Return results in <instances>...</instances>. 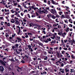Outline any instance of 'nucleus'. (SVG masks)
Here are the masks:
<instances>
[{"label":"nucleus","mask_w":75,"mask_h":75,"mask_svg":"<svg viewBox=\"0 0 75 75\" xmlns=\"http://www.w3.org/2000/svg\"><path fill=\"white\" fill-rule=\"evenodd\" d=\"M15 20V21H14ZM17 20L15 19L14 20V19H11V20L10 21H11V23H15V21H16Z\"/></svg>","instance_id":"0eeeda50"},{"label":"nucleus","mask_w":75,"mask_h":75,"mask_svg":"<svg viewBox=\"0 0 75 75\" xmlns=\"http://www.w3.org/2000/svg\"><path fill=\"white\" fill-rule=\"evenodd\" d=\"M28 35H32V33H28Z\"/></svg>","instance_id":"69168bd1"},{"label":"nucleus","mask_w":75,"mask_h":75,"mask_svg":"<svg viewBox=\"0 0 75 75\" xmlns=\"http://www.w3.org/2000/svg\"><path fill=\"white\" fill-rule=\"evenodd\" d=\"M38 42H39L38 43V44H39V45H41V46H43V44H42V43H40L39 42V41H38Z\"/></svg>","instance_id":"4468645a"},{"label":"nucleus","mask_w":75,"mask_h":75,"mask_svg":"<svg viewBox=\"0 0 75 75\" xmlns=\"http://www.w3.org/2000/svg\"><path fill=\"white\" fill-rule=\"evenodd\" d=\"M17 54H19L20 53V52H19L18 50H17V49H16V51Z\"/></svg>","instance_id":"2eb2a0df"},{"label":"nucleus","mask_w":75,"mask_h":75,"mask_svg":"<svg viewBox=\"0 0 75 75\" xmlns=\"http://www.w3.org/2000/svg\"><path fill=\"white\" fill-rule=\"evenodd\" d=\"M47 40L48 41H48L50 42V41H51V39L50 38H47Z\"/></svg>","instance_id":"5701e85b"},{"label":"nucleus","mask_w":75,"mask_h":75,"mask_svg":"<svg viewBox=\"0 0 75 75\" xmlns=\"http://www.w3.org/2000/svg\"><path fill=\"white\" fill-rule=\"evenodd\" d=\"M42 34H46V33L45 31V30H43L42 32Z\"/></svg>","instance_id":"a878e982"},{"label":"nucleus","mask_w":75,"mask_h":75,"mask_svg":"<svg viewBox=\"0 0 75 75\" xmlns=\"http://www.w3.org/2000/svg\"><path fill=\"white\" fill-rule=\"evenodd\" d=\"M13 61V62H16V61H15V60H14V59L12 58L11 59V62Z\"/></svg>","instance_id":"c756f323"},{"label":"nucleus","mask_w":75,"mask_h":75,"mask_svg":"<svg viewBox=\"0 0 75 75\" xmlns=\"http://www.w3.org/2000/svg\"><path fill=\"white\" fill-rule=\"evenodd\" d=\"M15 46L16 48H18V46H19V45L17 43L15 45Z\"/></svg>","instance_id":"f8f14e48"},{"label":"nucleus","mask_w":75,"mask_h":75,"mask_svg":"<svg viewBox=\"0 0 75 75\" xmlns=\"http://www.w3.org/2000/svg\"><path fill=\"white\" fill-rule=\"evenodd\" d=\"M16 16L18 17H20V18H21V16H20V15H19V13H18L16 15Z\"/></svg>","instance_id":"cd10ccee"},{"label":"nucleus","mask_w":75,"mask_h":75,"mask_svg":"<svg viewBox=\"0 0 75 75\" xmlns=\"http://www.w3.org/2000/svg\"><path fill=\"white\" fill-rule=\"evenodd\" d=\"M4 69L3 67L2 66H0V71H1V73H3V71H4Z\"/></svg>","instance_id":"7ed1b4c3"},{"label":"nucleus","mask_w":75,"mask_h":75,"mask_svg":"<svg viewBox=\"0 0 75 75\" xmlns=\"http://www.w3.org/2000/svg\"><path fill=\"white\" fill-rule=\"evenodd\" d=\"M31 45L32 46V47H35V44H34L31 43Z\"/></svg>","instance_id":"37998d69"},{"label":"nucleus","mask_w":75,"mask_h":75,"mask_svg":"<svg viewBox=\"0 0 75 75\" xmlns=\"http://www.w3.org/2000/svg\"><path fill=\"white\" fill-rule=\"evenodd\" d=\"M27 16H28V17L30 18V14H28Z\"/></svg>","instance_id":"0e129e2a"},{"label":"nucleus","mask_w":75,"mask_h":75,"mask_svg":"<svg viewBox=\"0 0 75 75\" xmlns=\"http://www.w3.org/2000/svg\"><path fill=\"white\" fill-rule=\"evenodd\" d=\"M51 17L52 18H53V19H55V18H56L54 15L51 16Z\"/></svg>","instance_id":"4be33fe9"},{"label":"nucleus","mask_w":75,"mask_h":75,"mask_svg":"<svg viewBox=\"0 0 75 75\" xmlns=\"http://www.w3.org/2000/svg\"><path fill=\"white\" fill-rule=\"evenodd\" d=\"M30 41H33V39H31V38H29Z\"/></svg>","instance_id":"603ef678"},{"label":"nucleus","mask_w":75,"mask_h":75,"mask_svg":"<svg viewBox=\"0 0 75 75\" xmlns=\"http://www.w3.org/2000/svg\"><path fill=\"white\" fill-rule=\"evenodd\" d=\"M38 38H39V40H40L41 41H42V37H40V36H39L38 37Z\"/></svg>","instance_id":"f3484780"},{"label":"nucleus","mask_w":75,"mask_h":75,"mask_svg":"<svg viewBox=\"0 0 75 75\" xmlns=\"http://www.w3.org/2000/svg\"><path fill=\"white\" fill-rule=\"evenodd\" d=\"M43 75H45V74H47V72L46 71H43Z\"/></svg>","instance_id":"a19ab883"},{"label":"nucleus","mask_w":75,"mask_h":75,"mask_svg":"<svg viewBox=\"0 0 75 75\" xmlns=\"http://www.w3.org/2000/svg\"><path fill=\"white\" fill-rule=\"evenodd\" d=\"M51 14H49L47 16V17H48V18H50V17H51Z\"/></svg>","instance_id":"ea45409f"},{"label":"nucleus","mask_w":75,"mask_h":75,"mask_svg":"<svg viewBox=\"0 0 75 75\" xmlns=\"http://www.w3.org/2000/svg\"><path fill=\"white\" fill-rule=\"evenodd\" d=\"M65 17L66 18H67L68 19H69L70 18V17H69V15H66L65 16Z\"/></svg>","instance_id":"ddd939ff"},{"label":"nucleus","mask_w":75,"mask_h":75,"mask_svg":"<svg viewBox=\"0 0 75 75\" xmlns=\"http://www.w3.org/2000/svg\"><path fill=\"white\" fill-rule=\"evenodd\" d=\"M71 58H73V59H75V57L74 56V55H72L71 56Z\"/></svg>","instance_id":"c9c22d12"},{"label":"nucleus","mask_w":75,"mask_h":75,"mask_svg":"<svg viewBox=\"0 0 75 75\" xmlns=\"http://www.w3.org/2000/svg\"><path fill=\"white\" fill-rule=\"evenodd\" d=\"M62 18H65V16L64 15H62Z\"/></svg>","instance_id":"de8ad7c7"},{"label":"nucleus","mask_w":75,"mask_h":75,"mask_svg":"<svg viewBox=\"0 0 75 75\" xmlns=\"http://www.w3.org/2000/svg\"><path fill=\"white\" fill-rule=\"evenodd\" d=\"M34 61H33L32 62H31V64L33 65H34Z\"/></svg>","instance_id":"052dcab7"},{"label":"nucleus","mask_w":75,"mask_h":75,"mask_svg":"<svg viewBox=\"0 0 75 75\" xmlns=\"http://www.w3.org/2000/svg\"><path fill=\"white\" fill-rule=\"evenodd\" d=\"M0 62L1 64L3 65L4 66H6V64L4 63V62H3L2 60H0Z\"/></svg>","instance_id":"423d86ee"},{"label":"nucleus","mask_w":75,"mask_h":75,"mask_svg":"<svg viewBox=\"0 0 75 75\" xmlns=\"http://www.w3.org/2000/svg\"><path fill=\"white\" fill-rule=\"evenodd\" d=\"M32 25H33V26H37V27H40V28H41V26H40V25H38V24L35 23L33 24L32 23Z\"/></svg>","instance_id":"20e7f679"},{"label":"nucleus","mask_w":75,"mask_h":75,"mask_svg":"<svg viewBox=\"0 0 75 75\" xmlns=\"http://www.w3.org/2000/svg\"><path fill=\"white\" fill-rule=\"evenodd\" d=\"M34 21H35V22H38L39 21H38L36 19H35Z\"/></svg>","instance_id":"13d9d810"},{"label":"nucleus","mask_w":75,"mask_h":75,"mask_svg":"<svg viewBox=\"0 0 75 75\" xmlns=\"http://www.w3.org/2000/svg\"><path fill=\"white\" fill-rule=\"evenodd\" d=\"M15 23L17 24V25H18L19 24V23H20V22L18 21V20L16 21L15 22Z\"/></svg>","instance_id":"dca6fc26"},{"label":"nucleus","mask_w":75,"mask_h":75,"mask_svg":"<svg viewBox=\"0 0 75 75\" xmlns=\"http://www.w3.org/2000/svg\"><path fill=\"white\" fill-rule=\"evenodd\" d=\"M29 27H32V23H29Z\"/></svg>","instance_id":"09e8293b"},{"label":"nucleus","mask_w":75,"mask_h":75,"mask_svg":"<svg viewBox=\"0 0 75 75\" xmlns=\"http://www.w3.org/2000/svg\"><path fill=\"white\" fill-rule=\"evenodd\" d=\"M52 4H55V3H54V0H52Z\"/></svg>","instance_id":"e433bc0d"},{"label":"nucleus","mask_w":75,"mask_h":75,"mask_svg":"<svg viewBox=\"0 0 75 75\" xmlns=\"http://www.w3.org/2000/svg\"><path fill=\"white\" fill-rule=\"evenodd\" d=\"M35 73V71H33L30 72V75H31L32 74H34Z\"/></svg>","instance_id":"a211bd4d"},{"label":"nucleus","mask_w":75,"mask_h":75,"mask_svg":"<svg viewBox=\"0 0 75 75\" xmlns=\"http://www.w3.org/2000/svg\"><path fill=\"white\" fill-rule=\"evenodd\" d=\"M29 50H30V51H31V52H33V49L31 48H29Z\"/></svg>","instance_id":"7c9ffc66"},{"label":"nucleus","mask_w":75,"mask_h":75,"mask_svg":"<svg viewBox=\"0 0 75 75\" xmlns=\"http://www.w3.org/2000/svg\"><path fill=\"white\" fill-rule=\"evenodd\" d=\"M11 13H14V11L13 10H11Z\"/></svg>","instance_id":"774afa93"},{"label":"nucleus","mask_w":75,"mask_h":75,"mask_svg":"<svg viewBox=\"0 0 75 75\" xmlns=\"http://www.w3.org/2000/svg\"><path fill=\"white\" fill-rule=\"evenodd\" d=\"M44 54L45 55H47V53L46 52H44Z\"/></svg>","instance_id":"5fc2aeb1"},{"label":"nucleus","mask_w":75,"mask_h":75,"mask_svg":"<svg viewBox=\"0 0 75 75\" xmlns=\"http://www.w3.org/2000/svg\"><path fill=\"white\" fill-rule=\"evenodd\" d=\"M51 60L52 61H55V59H54V58H52L51 59Z\"/></svg>","instance_id":"4d7b16f0"},{"label":"nucleus","mask_w":75,"mask_h":75,"mask_svg":"<svg viewBox=\"0 0 75 75\" xmlns=\"http://www.w3.org/2000/svg\"><path fill=\"white\" fill-rule=\"evenodd\" d=\"M59 15H62V12L60 11L59 12Z\"/></svg>","instance_id":"79ce46f5"},{"label":"nucleus","mask_w":75,"mask_h":75,"mask_svg":"<svg viewBox=\"0 0 75 75\" xmlns=\"http://www.w3.org/2000/svg\"><path fill=\"white\" fill-rule=\"evenodd\" d=\"M16 39H16L15 41V43H17V40L18 41V42H20V41H22V39H21V38H19L18 37H16Z\"/></svg>","instance_id":"f03ea898"},{"label":"nucleus","mask_w":75,"mask_h":75,"mask_svg":"<svg viewBox=\"0 0 75 75\" xmlns=\"http://www.w3.org/2000/svg\"><path fill=\"white\" fill-rule=\"evenodd\" d=\"M38 12L39 13H41V11H40V9H38Z\"/></svg>","instance_id":"bb28decb"},{"label":"nucleus","mask_w":75,"mask_h":75,"mask_svg":"<svg viewBox=\"0 0 75 75\" xmlns=\"http://www.w3.org/2000/svg\"><path fill=\"white\" fill-rule=\"evenodd\" d=\"M20 31H21V30L19 29V31L18 33H17V34H20Z\"/></svg>","instance_id":"f704fd0d"},{"label":"nucleus","mask_w":75,"mask_h":75,"mask_svg":"<svg viewBox=\"0 0 75 75\" xmlns=\"http://www.w3.org/2000/svg\"><path fill=\"white\" fill-rule=\"evenodd\" d=\"M50 12L51 13L53 14L54 15H57V11H56V10L55 9H51Z\"/></svg>","instance_id":"f257e3e1"},{"label":"nucleus","mask_w":75,"mask_h":75,"mask_svg":"<svg viewBox=\"0 0 75 75\" xmlns=\"http://www.w3.org/2000/svg\"><path fill=\"white\" fill-rule=\"evenodd\" d=\"M33 60H34V61H35V60H36V59H37V58L36 57L35 58L34 57L33 58Z\"/></svg>","instance_id":"2f4dec72"},{"label":"nucleus","mask_w":75,"mask_h":75,"mask_svg":"<svg viewBox=\"0 0 75 75\" xmlns=\"http://www.w3.org/2000/svg\"><path fill=\"white\" fill-rule=\"evenodd\" d=\"M45 13H48V11H47L46 9L45 10Z\"/></svg>","instance_id":"3c124183"},{"label":"nucleus","mask_w":75,"mask_h":75,"mask_svg":"<svg viewBox=\"0 0 75 75\" xmlns=\"http://www.w3.org/2000/svg\"><path fill=\"white\" fill-rule=\"evenodd\" d=\"M47 51L48 52V54H51V52H52V50L49 49L48 50H47Z\"/></svg>","instance_id":"9b49d317"},{"label":"nucleus","mask_w":75,"mask_h":75,"mask_svg":"<svg viewBox=\"0 0 75 75\" xmlns=\"http://www.w3.org/2000/svg\"><path fill=\"white\" fill-rule=\"evenodd\" d=\"M38 69H42V66L41 65H38Z\"/></svg>","instance_id":"9d476101"},{"label":"nucleus","mask_w":75,"mask_h":75,"mask_svg":"<svg viewBox=\"0 0 75 75\" xmlns=\"http://www.w3.org/2000/svg\"><path fill=\"white\" fill-rule=\"evenodd\" d=\"M57 58H59V54L58 52L57 53Z\"/></svg>","instance_id":"6ab92c4d"},{"label":"nucleus","mask_w":75,"mask_h":75,"mask_svg":"<svg viewBox=\"0 0 75 75\" xmlns=\"http://www.w3.org/2000/svg\"><path fill=\"white\" fill-rule=\"evenodd\" d=\"M36 14L37 16H39V14L37 12H36Z\"/></svg>","instance_id":"e2e57ef3"},{"label":"nucleus","mask_w":75,"mask_h":75,"mask_svg":"<svg viewBox=\"0 0 75 75\" xmlns=\"http://www.w3.org/2000/svg\"><path fill=\"white\" fill-rule=\"evenodd\" d=\"M33 75H38V74L37 72H35V73L33 74Z\"/></svg>","instance_id":"473e14b6"},{"label":"nucleus","mask_w":75,"mask_h":75,"mask_svg":"<svg viewBox=\"0 0 75 75\" xmlns=\"http://www.w3.org/2000/svg\"><path fill=\"white\" fill-rule=\"evenodd\" d=\"M11 26L12 27H13V28H14V27H15V25L13 24Z\"/></svg>","instance_id":"6e6d98bb"},{"label":"nucleus","mask_w":75,"mask_h":75,"mask_svg":"<svg viewBox=\"0 0 75 75\" xmlns=\"http://www.w3.org/2000/svg\"><path fill=\"white\" fill-rule=\"evenodd\" d=\"M54 29L55 31H58L56 30H58V28H54Z\"/></svg>","instance_id":"8fccbe9b"},{"label":"nucleus","mask_w":75,"mask_h":75,"mask_svg":"<svg viewBox=\"0 0 75 75\" xmlns=\"http://www.w3.org/2000/svg\"><path fill=\"white\" fill-rule=\"evenodd\" d=\"M12 48L13 50H14V49H15V48H16V47L15 46L13 45V46H12Z\"/></svg>","instance_id":"b1692460"},{"label":"nucleus","mask_w":75,"mask_h":75,"mask_svg":"<svg viewBox=\"0 0 75 75\" xmlns=\"http://www.w3.org/2000/svg\"><path fill=\"white\" fill-rule=\"evenodd\" d=\"M14 15L13 14V15H11V18H14Z\"/></svg>","instance_id":"72a5a7b5"},{"label":"nucleus","mask_w":75,"mask_h":75,"mask_svg":"<svg viewBox=\"0 0 75 75\" xmlns=\"http://www.w3.org/2000/svg\"><path fill=\"white\" fill-rule=\"evenodd\" d=\"M22 57L23 58V60H24V58L25 59V58H28V57L26 55H25V56L23 57V56H22Z\"/></svg>","instance_id":"6e6552de"},{"label":"nucleus","mask_w":75,"mask_h":75,"mask_svg":"<svg viewBox=\"0 0 75 75\" xmlns=\"http://www.w3.org/2000/svg\"><path fill=\"white\" fill-rule=\"evenodd\" d=\"M58 19V18H57V19H56V20H55L56 22H57V23H59V21H57Z\"/></svg>","instance_id":"864d4df0"},{"label":"nucleus","mask_w":75,"mask_h":75,"mask_svg":"<svg viewBox=\"0 0 75 75\" xmlns=\"http://www.w3.org/2000/svg\"><path fill=\"white\" fill-rule=\"evenodd\" d=\"M45 38H46L45 36V35L43 36H42V40H44V39Z\"/></svg>","instance_id":"4c0bfd02"},{"label":"nucleus","mask_w":75,"mask_h":75,"mask_svg":"<svg viewBox=\"0 0 75 75\" xmlns=\"http://www.w3.org/2000/svg\"><path fill=\"white\" fill-rule=\"evenodd\" d=\"M18 50L20 52H21V51H23V50L21 49L20 48Z\"/></svg>","instance_id":"c85d7f7f"},{"label":"nucleus","mask_w":75,"mask_h":75,"mask_svg":"<svg viewBox=\"0 0 75 75\" xmlns=\"http://www.w3.org/2000/svg\"><path fill=\"white\" fill-rule=\"evenodd\" d=\"M44 60H47V59H48V56H44Z\"/></svg>","instance_id":"1a4fd4ad"},{"label":"nucleus","mask_w":75,"mask_h":75,"mask_svg":"<svg viewBox=\"0 0 75 75\" xmlns=\"http://www.w3.org/2000/svg\"><path fill=\"white\" fill-rule=\"evenodd\" d=\"M21 5H23V7L24 6H25L26 5V4H24V2H23Z\"/></svg>","instance_id":"58836bf2"},{"label":"nucleus","mask_w":75,"mask_h":75,"mask_svg":"<svg viewBox=\"0 0 75 75\" xmlns=\"http://www.w3.org/2000/svg\"><path fill=\"white\" fill-rule=\"evenodd\" d=\"M36 60V61H35L36 62V65H38V59L37 58V59Z\"/></svg>","instance_id":"aec40b11"},{"label":"nucleus","mask_w":75,"mask_h":75,"mask_svg":"<svg viewBox=\"0 0 75 75\" xmlns=\"http://www.w3.org/2000/svg\"><path fill=\"white\" fill-rule=\"evenodd\" d=\"M17 68H18L19 69H20L21 71H22V69L20 67H19L18 66H17Z\"/></svg>","instance_id":"393cba45"},{"label":"nucleus","mask_w":75,"mask_h":75,"mask_svg":"<svg viewBox=\"0 0 75 75\" xmlns=\"http://www.w3.org/2000/svg\"><path fill=\"white\" fill-rule=\"evenodd\" d=\"M69 27H72V25H71V24H69Z\"/></svg>","instance_id":"bf43d9fd"},{"label":"nucleus","mask_w":75,"mask_h":75,"mask_svg":"<svg viewBox=\"0 0 75 75\" xmlns=\"http://www.w3.org/2000/svg\"><path fill=\"white\" fill-rule=\"evenodd\" d=\"M25 38H28V35H26L25 36Z\"/></svg>","instance_id":"338daca9"},{"label":"nucleus","mask_w":75,"mask_h":75,"mask_svg":"<svg viewBox=\"0 0 75 75\" xmlns=\"http://www.w3.org/2000/svg\"><path fill=\"white\" fill-rule=\"evenodd\" d=\"M21 62H22V64H24L25 63V61H24L23 59H21Z\"/></svg>","instance_id":"412c9836"},{"label":"nucleus","mask_w":75,"mask_h":75,"mask_svg":"<svg viewBox=\"0 0 75 75\" xmlns=\"http://www.w3.org/2000/svg\"><path fill=\"white\" fill-rule=\"evenodd\" d=\"M7 25L8 27H10V23H8L7 24Z\"/></svg>","instance_id":"a18cd8bd"},{"label":"nucleus","mask_w":75,"mask_h":75,"mask_svg":"<svg viewBox=\"0 0 75 75\" xmlns=\"http://www.w3.org/2000/svg\"><path fill=\"white\" fill-rule=\"evenodd\" d=\"M61 67H64V64L63 63H62V64H61Z\"/></svg>","instance_id":"680f3d73"},{"label":"nucleus","mask_w":75,"mask_h":75,"mask_svg":"<svg viewBox=\"0 0 75 75\" xmlns=\"http://www.w3.org/2000/svg\"><path fill=\"white\" fill-rule=\"evenodd\" d=\"M42 42H45V43H48V41L47 40V38H45V39L43 40H42Z\"/></svg>","instance_id":"39448f33"},{"label":"nucleus","mask_w":75,"mask_h":75,"mask_svg":"<svg viewBox=\"0 0 75 75\" xmlns=\"http://www.w3.org/2000/svg\"><path fill=\"white\" fill-rule=\"evenodd\" d=\"M28 48H31V45H28Z\"/></svg>","instance_id":"c03bdc74"},{"label":"nucleus","mask_w":75,"mask_h":75,"mask_svg":"<svg viewBox=\"0 0 75 75\" xmlns=\"http://www.w3.org/2000/svg\"><path fill=\"white\" fill-rule=\"evenodd\" d=\"M22 18L23 19V22H26L27 21V20H26L25 19L23 18Z\"/></svg>","instance_id":"49530a36"}]
</instances>
